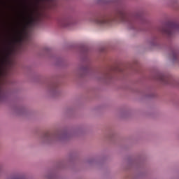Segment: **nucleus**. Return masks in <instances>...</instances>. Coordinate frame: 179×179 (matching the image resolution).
I'll use <instances>...</instances> for the list:
<instances>
[{
	"label": "nucleus",
	"instance_id": "obj_1",
	"mask_svg": "<svg viewBox=\"0 0 179 179\" xmlns=\"http://www.w3.org/2000/svg\"><path fill=\"white\" fill-rule=\"evenodd\" d=\"M143 16L141 13L129 14L124 8H117L114 15L111 16L99 15L94 18V22L96 24H108L110 22H122L127 23L130 29H136V23L142 22Z\"/></svg>",
	"mask_w": 179,
	"mask_h": 179
},
{
	"label": "nucleus",
	"instance_id": "obj_2",
	"mask_svg": "<svg viewBox=\"0 0 179 179\" xmlns=\"http://www.w3.org/2000/svg\"><path fill=\"white\" fill-rule=\"evenodd\" d=\"M162 34L166 36H172L173 33L179 31V23L178 22H169L159 29Z\"/></svg>",
	"mask_w": 179,
	"mask_h": 179
},
{
	"label": "nucleus",
	"instance_id": "obj_3",
	"mask_svg": "<svg viewBox=\"0 0 179 179\" xmlns=\"http://www.w3.org/2000/svg\"><path fill=\"white\" fill-rule=\"evenodd\" d=\"M41 23V15L38 14L36 17L31 16L29 17L27 24L29 27H36Z\"/></svg>",
	"mask_w": 179,
	"mask_h": 179
},
{
	"label": "nucleus",
	"instance_id": "obj_4",
	"mask_svg": "<svg viewBox=\"0 0 179 179\" xmlns=\"http://www.w3.org/2000/svg\"><path fill=\"white\" fill-rule=\"evenodd\" d=\"M157 79L162 83H164V85H169V83H170V77L164 74H158Z\"/></svg>",
	"mask_w": 179,
	"mask_h": 179
},
{
	"label": "nucleus",
	"instance_id": "obj_5",
	"mask_svg": "<svg viewBox=\"0 0 179 179\" xmlns=\"http://www.w3.org/2000/svg\"><path fill=\"white\" fill-rule=\"evenodd\" d=\"M61 26H62L63 27H68V26H69V21H68V20H63L61 22H60Z\"/></svg>",
	"mask_w": 179,
	"mask_h": 179
},
{
	"label": "nucleus",
	"instance_id": "obj_6",
	"mask_svg": "<svg viewBox=\"0 0 179 179\" xmlns=\"http://www.w3.org/2000/svg\"><path fill=\"white\" fill-rule=\"evenodd\" d=\"M172 58H173V61H176V59H177V58H178V53H177V52H172Z\"/></svg>",
	"mask_w": 179,
	"mask_h": 179
},
{
	"label": "nucleus",
	"instance_id": "obj_7",
	"mask_svg": "<svg viewBox=\"0 0 179 179\" xmlns=\"http://www.w3.org/2000/svg\"><path fill=\"white\" fill-rule=\"evenodd\" d=\"M51 136H52V134H51V133H50L49 131L45 134V138H51Z\"/></svg>",
	"mask_w": 179,
	"mask_h": 179
},
{
	"label": "nucleus",
	"instance_id": "obj_8",
	"mask_svg": "<svg viewBox=\"0 0 179 179\" xmlns=\"http://www.w3.org/2000/svg\"><path fill=\"white\" fill-rule=\"evenodd\" d=\"M2 96V90L0 88V97Z\"/></svg>",
	"mask_w": 179,
	"mask_h": 179
}]
</instances>
